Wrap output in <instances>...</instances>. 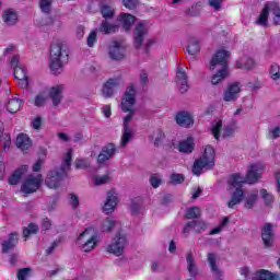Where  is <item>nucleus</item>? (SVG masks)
<instances>
[{
    "label": "nucleus",
    "instance_id": "nucleus-14",
    "mask_svg": "<svg viewBox=\"0 0 280 280\" xmlns=\"http://www.w3.org/2000/svg\"><path fill=\"white\" fill-rule=\"evenodd\" d=\"M62 91H65V85H54L46 89V93L55 106L62 102Z\"/></svg>",
    "mask_w": 280,
    "mask_h": 280
},
{
    "label": "nucleus",
    "instance_id": "nucleus-54",
    "mask_svg": "<svg viewBox=\"0 0 280 280\" xmlns=\"http://www.w3.org/2000/svg\"><path fill=\"white\" fill-rule=\"evenodd\" d=\"M97 43V30H93L88 36V46L93 47Z\"/></svg>",
    "mask_w": 280,
    "mask_h": 280
},
{
    "label": "nucleus",
    "instance_id": "nucleus-5",
    "mask_svg": "<svg viewBox=\"0 0 280 280\" xmlns=\"http://www.w3.org/2000/svg\"><path fill=\"white\" fill-rule=\"evenodd\" d=\"M215 165V149L212 145L203 147V151L198 160L195 161L192 166V174L200 176L205 170H213Z\"/></svg>",
    "mask_w": 280,
    "mask_h": 280
},
{
    "label": "nucleus",
    "instance_id": "nucleus-42",
    "mask_svg": "<svg viewBox=\"0 0 280 280\" xmlns=\"http://www.w3.org/2000/svg\"><path fill=\"white\" fill-rule=\"evenodd\" d=\"M47 100H49V96L45 90L35 96V106H45L47 104Z\"/></svg>",
    "mask_w": 280,
    "mask_h": 280
},
{
    "label": "nucleus",
    "instance_id": "nucleus-44",
    "mask_svg": "<svg viewBox=\"0 0 280 280\" xmlns=\"http://www.w3.org/2000/svg\"><path fill=\"white\" fill-rule=\"evenodd\" d=\"M35 25L37 27H49V25H54V19L49 16L37 19Z\"/></svg>",
    "mask_w": 280,
    "mask_h": 280
},
{
    "label": "nucleus",
    "instance_id": "nucleus-20",
    "mask_svg": "<svg viewBox=\"0 0 280 280\" xmlns=\"http://www.w3.org/2000/svg\"><path fill=\"white\" fill-rule=\"evenodd\" d=\"M113 156H115V144L109 143L102 149V152L98 154L97 162L100 165H103L106 161H110Z\"/></svg>",
    "mask_w": 280,
    "mask_h": 280
},
{
    "label": "nucleus",
    "instance_id": "nucleus-38",
    "mask_svg": "<svg viewBox=\"0 0 280 280\" xmlns=\"http://www.w3.org/2000/svg\"><path fill=\"white\" fill-rule=\"evenodd\" d=\"M110 182V173L105 174H96L92 177L93 185L100 186V185H106V183Z\"/></svg>",
    "mask_w": 280,
    "mask_h": 280
},
{
    "label": "nucleus",
    "instance_id": "nucleus-27",
    "mask_svg": "<svg viewBox=\"0 0 280 280\" xmlns=\"http://www.w3.org/2000/svg\"><path fill=\"white\" fill-rule=\"evenodd\" d=\"M16 147L19 150H22V152L27 151L32 148V140L30 139V136L25 133H20L16 138Z\"/></svg>",
    "mask_w": 280,
    "mask_h": 280
},
{
    "label": "nucleus",
    "instance_id": "nucleus-12",
    "mask_svg": "<svg viewBox=\"0 0 280 280\" xmlns=\"http://www.w3.org/2000/svg\"><path fill=\"white\" fill-rule=\"evenodd\" d=\"M117 205H119V194H117V190L112 189L107 192V199L103 206V212L106 213V215H110V213L117 209Z\"/></svg>",
    "mask_w": 280,
    "mask_h": 280
},
{
    "label": "nucleus",
    "instance_id": "nucleus-3",
    "mask_svg": "<svg viewBox=\"0 0 280 280\" xmlns=\"http://www.w3.org/2000/svg\"><path fill=\"white\" fill-rule=\"evenodd\" d=\"M231 54L229 50L219 49L212 56L209 65L210 71H215V73L211 77L212 84H220V82H224L226 78H229V58Z\"/></svg>",
    "mask_w": 280,
    "mask_h": 280
},
{
    "label": "nucleus",
    "instance_id": "nucleus-7",
    "mask_svg": "<svg viewBox=\"0 0 280 280\" xmlns=\"http://www.w3.org/2000/svg\"><path fill=\"white\" fill-rule=\"evenodd\" d=\"M63 60H67L62 56V40L55 39L50 46V57H49V67L52 73H60L62 67H65Z\"/></svg>",
    "mask_w": 280,
    "mask_h": 280
},
{
    "label": "nucleus",
    "instance_id": "nucleus-1",
    "mask_svg": "<svg viewBox=\"0 0 280 280\" xmlns=\"http://www.w3.org/2000/svg\"><path fill=\"white\" fill-rule=\"evenodd\" d=\"M265 170H266V164H264L262 162H257L249 166L246 177L240 174H233L230 176L228 180V185L236 189L232 194V197L228 202V207L230 209H233L234 207H236V205H240V202L244 200L245 195H244V190L241 189L242 185H244V183H247L248 185H253L257 183V180L261 178V173Z\"/></svg>",
    "mask_w": 280,
    "mask_h": 280
},
{
    "label": "nucleus",
    "instance_id": "nucleus-29",
    "mask_svg": "<svg viewBox=\"0 0 280 280\" xmlns=\"http://www.w3.org/2000/svg\"><path fill=\"white\" fill-rule=\"evenodd\" d=\"M116 226H119L117 221H115L113 218H106L101 221L100 231L102 233H110V231H113V229Z\"/></svg>",
    "mask_w": 280,
    "mask_h": 280
},
{
    "label": "nucleus",
    "instance_id": "nucleus-47",
    "mask_svg": "<svg viewBox=\"0 0 280 280\" xmlns=\"http://www.w3.org/2000/svg\"><path fill=\"white\" fill-rule=\"evenodd\" d=\"M152 139L154 145H161L163 143V139H165V133L163 132V130L158 129L154 131Z\"/></svg>",
    "mask_w": 280,
    "mask_h": 280
},
{
    "label": "nucleus",
    "instance_id": "nucleus-2",
    "mask_svg": "<svg viewBox=\"0 0 280 280\" xmlns=\"http://www.w3.org/2000/svg\"><path fill=\"white\" fill-rule=\"evenodd\" d=\"M137 104V85L135 83H131L126 89L121 102H120V110L122 113H127L122 117V137H121V145L122 148H126L128 143L130 142V139H132V119L135 118V115L137 113V107H135Z\"/></svg>",
    "mask_w": 280,
    "mask_h": 280
},
{
    "label": "nucleus",
    "instance_id": "nucleus-41",
    "mask_svg": "<svg viewBox=\"0 0 280 280\" xmlns=\"http://www.w3.org/2000/svg\"><path fill=\"white\" fill-rule=\"evenodd\" d=\"M268 14H270V11H268V7H264L258 20L256 21L257 25H261V27H266L268 25Z\"/></svg>",
    "mask_w": 280,
    "mask_h": 280
},
{
    "label": "nucleus",
    "instance_id": "nucleus-39",
    "mask_svg": "<svg viewBox=\"0 0 280 280\" xmlns=\"http://www.w3.org/2000/svg\"><path fill=\"white\" fill-rule=\"evenodd\" d=\"M119 30V26L116 24H110L108 21H103L100 27V32L103 34H115Z\"/></svg>",
    "mask_w": 280,
    "mask_h": 280
},
{
    "label": "nucleus",
    "instance_id": "nucleus-34",
    "mask_svg": "<svg viewBox=\"0 0 280 280\" xmlns=\"http://www.w3.org/2000/svg\"><path fill=\"white\" fill-rule=\"evenodd\" d=\"M18 242H19V234L18 233L10 234L8 241H4L2 243L3 253H8V250H12V248L16 246Z\"/></svg>",
    "mask_w": 280,
    "mask_h": 280
},
{
    "label": "nucleus",
    "instance_id": "nucleus-40",
    "mask_svg": "<svg viewBox=\"0 0 280 280\" xmlns=\"http://www.w3.org/2000/svg\"><path fill=\"white\" fill-rule=\"evenodd\" d=\"M101 14L104 19H113L115 15V9L106 2L101 3Z\"/></svg>",
    "mask_w": 280,
    "mask_h": 280
},
{
    "label": "nucleus",
    "instance_id": "nucleus-37",
    "mask_svg": "<svg viewBox=\"0 0 280 280\" xmlns=\"http://www.w3.org/2000/svg\"><path fill=\"white\" fill-rule=\"evenodd\" d=\"M195 143L194 138L189 137L186 140L179 142L178 150L179 152H184L188 154L189 152H194Z\"/></svg>",
    "mask_w": 280,
    "mask_h": 280
},
{
    "label": "nucleus",
    "instance_id": "nucleus-6",
    "mask_svg": "<svg viewBox=\"0 0 280 280\" xmlns=\"http://www.w3.org/2000/svg\"><path fill=\"white\" fill-rule=\"evenodd\" d=\"M75 244L83 253L95 250L100 244V234H97V230H95V228L85 229L79 234Z\"/></svg>",
    "mask_w": 280,
    "mask_h": 280
},
{
    "label": "nucleus",
    "instance_id": "nucleus-52",
    "mask_svg": "<svg viewBox=\"0 0 280 280\" xmlns=\"http://www.w3.org/2000/svg\"><path fill=\"white\" fill-rule=\"evenodd\" d=\"M186 218L194 220V218H200V208L192 207L186 211Z\"/></svg>",
    "mask_w": 280,
    "mask_h": 280
},
{
    "label": "nucleus",
    "instance_id": "nucleus-63",
    "mask_svg": "<svg viewBox=\"0 0 280 280\" xmlns=\"http://www.w3.org/2000/svg\"><path fill=\"white\" fill-rule=\"evenodd\" d=\"M150 183H151L152 187H154V188L160 187L161 177L159 175H152L151 179H150Z\"/></svg>",
    "mask_w": 280,
    "mask_h": 280
},
{
    "label": "nucleus",
    "instance_id": "nucleus-17",
    "mask_svg": "<svg viewBox=\"0 0 280 280\" xmlns=\"http://www.w3.org/2000/svg\"><path fill=\"white\" fill-rule=\"evenodd\" d=\"M218 261H220V257H218V255L215 254L208 255V262L210 265L212 275L217 279H222V277H224V271L220 269V267H218Z\"/></svg>",
    "mask_w": 280,
    "mask_h": 280
},
{
    "label": "nucleus",
    "instance_id": "nucleus-35",
    "mask_svg": "<svg viewBox=\"0 0 280 280\" xmlns=\"http://www.w3.org/2000/svg\"><path fill=\"white\" fill-rule=\"evenodd\" d=\"M131 212L133 215H143L145 213V206H143V201L141 199L137 198L132 200Z\"/></svg>",
    "mask_w": 280,
    "mask_h": 280
},
{
    "label": "nucleus",
    "instance_id": "nucleus-13",
    "mask_svg": "<svg viewBox=\"0 0 280 280\" xmlns=\"http://www.w3.org/2000/svg\"><path fill=\"white\" fill-rule=\"evenodd\" d=\"M109 58L121 60L126 56V47L121 42L113 40L108 48Z\"/></svg>",
    "mask_w": 280,
    "mask_h": 280
},
{
    "label": "nucleus",
    "instance_id": "nucleus-48",
    "mask_svg": "<svg viewBox=\"0 0 280 280\" xmlns=\"http://www.w3.org/2000/svg\"><path fill=\"white\" fill-rule=\"evenodd\" d=\"M260 197L262 198L265 205H272V202H275V197L272 196V194L268 192V190L266 189H260L259 191Z\"/></svg>",
    "mask_w": 280,
    "mask_h": 280
},
{
    "label": "nucleus",
    "instance_id": "nucleus-28",
    "mask_svg": "<svg viewBox=\"0 0 280 280\" xmlns=\"http://www.w3.org/2000/svg\"><path fill=\"white\" fill-rule=\"evenodd\" d=\"M27 170H30V166L22 165L20 168H18L9 178L10 185H16L25 174H27Z\"/></svg>",
    "mask_w": 280,
    "mask_h": 280
},
{
    "label": "nucleus",
    "instance_id": "nucleus-36",
    "mask_svg": "<svg viewBox=\"0 0 280 280\" xmlns=\"http://www.w3.org/2000/svg\"><path fill=\"white\" fill-rule=\"evenodd\" d=\"M187 51L190 56H196V54H200V40L196 37H191L188 40Z\"/></svg>",
    "mask_w": 280,
    "mask_h": 280
},
{
    "label": "nucleus",
    "instance_id": "nucleus-31",
    "mask_svg": "<svg viewBox=\"0 0 280 280\" xmlns=\"http://www.w3.org/2000/svg\"><path fill=\"white\" fill-rule=\"evenodd\" d=\"M257 198H259L258 190L247 191L245 194V208L253 209L255 207V203L257 202Z\"/></svg>",
    "mask_w": 280,
    "mask_h": 280
},
{
    "label": "nucleus",
    "instance_id": "nucleus-49",
    "mask_svg": "<svg viewBox=\"0 0 280 280\" xmlns=\"http://www.w3.org/2000/svg\"><path fill=\"white\" fill-rule=\"evenodd\" d=\"M32 279V269L23 268L18 271V280H30Z\"/></svg>",
    "mask_w": 280,
    "mask_h": 280
},
{
    "label": "nucleus",
    "instance_id": "nucleus-51",
    "mask_svg": "<svg viewBox=\"0 0 280 280\" xmlns=\"http://www.w3.org/2000/svg\"><path fill=\"white\" fill-rule=\"evenodd\" d=\"M229 224V217L223 218L222 222L210 231L211 235H219L222 233V229Z\"/></svg>",
    "mask_w": 280,
    "mask_h": 280
},
{
    "label": "nucleus",
    "instance_id": "nucleus-32",
    "mask_svg": "<svg viewBox=\"0 0 280 280\" xmlns=\"http://www.w3.org/2000/svg\"><path fill=\"white\" fill-rule=\"evenodd\" d=\"M2 19L7 25H16V21H19V15L16 14V11L9 9L3 12Z\"/></svg>",
    "mask_w": 280,
    "mask_h": 280
},
{
    "label": "nucleus",
    "instance_id": "nucleus-23",
    "mask_svg": "<svg viewBox=\"0 0 280 280\" xmlns=\"http://www.w3.org/2000/svg\"><path fill=\"white\" fill-rule=\"evenodd\" d=\"M261 237L265 246H272V243L275 242V232L272 231V224H265L261 230Z\"/></svg>",
    "mask_w": 280,
    "mask_h": 280
},
{
    "label": "nucleus",
    "instance_id": "nucleus-53",
    "mask_svg": "<svg viewBox=\"0 0 280 280\" xmlns=\"http://www.w3.org/2000/svg\"><path fill=\"white\" fill-rule=\"evenodd\" d=\"M39 8L42 12H45L46 14L49 13L51 10V0H40Z\"/></svg>",
    "mask_w": 280,
    "mask_h": 280
},
{
    "label": "nucleus",
    "instance_id": "nucleus-45",
    "mask_svg": "<svg viewBox=\"0 0 280 280\" xmlns=\"http://www.w3.org/2000/svg\"><path fill=\"white\" fill-rule=\"evenodd\" d=\"M0 141L3 142L4 148H10V143L12 141V138H10V135L3 133V122L0 121Z\"/></svg>",
    "mask_w": 280,
    "mask_h": 280
},
{
    "label": "nucleus",
    "instance_id": "nucleus-19",
    "mask_svg": "<svg viewBox=\"0 0 280 280\" xmlns=\"http://www.w3.org/2000/svg\"><path fill=\"white\" fill-rule=\"evenodd\" d=\"M176 84L180 91V93H187L189 89V84L187 83V72L185 69L178 68L176 73Z\"/></svg>",
    "mask_w": 280,
    "mask_h": 280
},
{
    "label": "nucleus",
    "instance_id": "nucleus-60",
    "mask_svg": "<svg viewBox=\"0 0 280 280\" xmlns=\"http://www.w3.org/2000/svg\"><path fill=\"white\" fill-rule=\"evenodd\" d=\"M139 82L142 86H145V84H148L149 79H148V72L145 70H142L140 72Z\"/></svg>",
    "mask_w": 280,
    "mask_h": 280
},
{
    "label": "nucleus",
    "instance_id": "nucleus-64",
    "mask_svg": "<svg viewBox=\"0 0 280 280\" xmlns=\"http://www.w3.org/2000/svg\"><path fill=\"white\" fill-rule=\"evenodd\" d=\"M200 194H202V188H200V187L192 188V190H191L192 200H196V198H200Z\"/></svg>",
    "mask_w": 280,
    "mask_h": 280
},
{
    "label": "nucleus",
    "instance_id": "nucleus-24",
    "mask_svg": "<svg viewBox=\"0 0 280 280\" xmlns=\"http://www.w3.org/2000/svg\"><path fill=\"white\" fill-rule=\"evenodd\" d=\"M116 86H119V79L107 80L102 88L103 97H113Z\"/></svg>",
    "mask_w": 280,
    "mask_h": 280
},
{
    "label": "nucleus",
    "instance_id": "nucleus-10",
    "mask_svg": "<svg viewBox=\"0 0 280 280\" xmlns=\"http://www.w3.org/2000/svg\"><path fill=\"white\" fill-rule=\"evenodd\" d=\"M43 183V175L37 174H31L26 178H24V182L21 186L22 194H34L35 191H38L40 189V184Z\"/></svg>",
    "mask_w": 280,
    "mask_h": 280
},
{
    "label": "nucleus",
    "instance_id": "nucleus-62",
    "mask_svg": "<svg viewBox=\"0 0 280 280\" xmlns=\"http://www.w3.org/2000/svg\"><path fill=\"white\" fill-rule=\"evenodd\" d=\"M122 3L125 5V8H127L128 10H132V9L137 8L138 1L137 0H124Z\"/></svg>",
    "mask_w": 280,
    "mask_h": 280
},
{
    "label": "nucleus",
    "instance_id": "nucleus-58",
    "mask_svg": "<svg viewBox=\"0 0 280 280\" xmlns=\"http://www.w3.org/2000/svg\"><path fill=\"white\" fill-rule=\"evenodd\" d=\"M69 202L73 209H78V206L80 205V199L78 198V195L70 194L69 195Z\"/></svg>",
    "mask_w": 280,
    "mask_h": 280
},
{
    "label": "nucleus",
    "instance_id": "nucleus-11",
    "mask_svg": "<svg viewBox=\"0 0 280 280\" xmlns=\"http://www.w3.org/2000/svg\"><path fill=\"white\" fill-rule=\"evenodd\" d=\"M242 93V84L240 82H233L228 85L223 92L224 102H237L240 94Z\"/></svg>",
    "mask_w": 280,
    "mask_h": 280
},
{
    "label": "nucleus",
    "instance_id": "nucleus-55",
    "mask_svg": "<svg viewBox=\"0 0 280 280\" xmlns=\"http://www.w3.org/2000/svg\"><path fill=\"white\" fill-rule=\"evenodd\" d=\"M185 180V176L183 174H172L171 175V184L172 185H180Z\"/></svg>",
    "mask_w": 280,
    "mask_h": 280
},
{
    "label": "nucleus",
    "instance_id": "nucleus-21",
    "mask_svg": "<svg viewBox=\"0 0 280 280\" xmlns=\"http://www.w3.org/2000/svg\"><path fill=\"white\" fill-rule=\"evenodd\" d=\"M117 21L125 32H130V28L135 25V21H137V19L130 13H121L117 18Z\"/></svg>",
    "mask_w": 280,
    "mask_h": 280
},
{
    "label": "nucleus",
    "instance_id": "nucleus-22",
    "mask_svg": "<svg viewBox=\"0 0 280 280\" xmlns=\"http://www.w3.org/2000/svg\"><path fill=\"white\" fill-rule=\"evenodd\" d=\"M209 229V224L205 221H192L187 223V225L184 228V233L187 234L190 231H194L195 233H202V231H207Z\"/></svg>",
    "mask_w": 280,
    "mask_h": 280
},
{
    "label": "nucleus",
    "instance_id": "nucleus-16",
    "mask_svg": "<svg viewBox=\"0 0 280 280\" xmlns=\"http://www.w3.org/2000/svg\"><path fill=\"white\" fill-rule=\"evenodd\" d=\"M257 67V61L250 56H243L236 60V68L243 71H253Z\"/></svg>",
    "mask_w": 280,
    "mask_h": 280
},
{
    "label": "nucleus",
    "instance_id": "nucleus-4",
    "mask_svg": "<svg viewBox=\"0 0 280 280\" xmlns=\"http://www.w3.org/2000/svg\"><path fill=\"white\" fill-rule=\"evenodd\" d=\"M73 158V149H68L63 154V161L61 164V168L51 170L47 173L45 178V185L48 186L49 189H58L62 183V178L67 175V172L71 170V159Z\"/></svg>",
    "mask_w": 280,
    "mask_h": 280
},
{
    "label": "nucleus",
    "instance_id": "nucleus-56",
    "mask_svg": "<svg viewBox=\"0 0 280 280\" xmlns=\"http://www.w3.org/2000/svg\"><path fill=\"white\" fill-rule=\"evenodd\" d=\"M77 170H84L88 165H90L89 160L77 159L74 163Z\"/></svg>",
    "mask_w": 280,
    "mask_h": 280
},
{
    "label": "nucleus",
    "instance_id": "nucleus-59",
    "mask_svg": "<svg viewBox=\"0 0 280 280\" xmlns=\"http://www.w3.org/2000/svg\"><path fill=\"white\" fill-rule=\"evenodd\" d=\"M222 1L223 0H208L209 5L213 8V10H221L222 9Z\"/></svg>",
    "mask_w": 280,
    "mask_h": 280
},
{
    "label": "nucleus",
    "instance_id": "nucleus-43",
    "mask_svg": "<svg viewBox=\"0 0 280 280\" xmlns=\"http://www.w3.org/2000/svg\"><path fill=\"white\" fill-rule=\"evenodd\" d=\"M187 264L190 277H196V275H198V268L196 267V262H194V257L191 254L187 255Z\"/></svg>",
    "mask_w": 280,
    "mask_h": 280
},
{
    "label": "nucleus",
    "instance_id": "nucleus-46",
    "mask_svg": "<svg viewBox=\"0 0 280 280\" xmlns=\"http://www.w3.org/2000/svg\"><path fill=\"white\" fill-rule=\"evenodd\" d=\"M35 233H38V225L31 223L27 228H24L23 230V236L27 240L30 235H35Z\"/></svg>",
    "mask_w": 280,
    "mask_h": 280
},
{
    "label": "nucleus",
    "instance_id": "nucleus-57",
    "mask_svg": "<svg viewBox=\"0 0 280 280\" xmlns=\"http://www.w3.org/2000/svg\"><path fill=\"white\" fill-rule=\"evenodd\" d=\"M270 139H279L280 137V126L271 127L269 129Z\"/></svg>",
    "mask_w": 280,
    "mask_h": 280
},
{
    "label": "nucleus",
    "instance_id": "nucleus-9",
    "mask_svg": "<svg viewBox=\"0 0 280 280\" xmlns=\"http://www.w3.org/2000/svg\"><path fill=\"white\" fill-rule=\"evenodd\" d=\"M128 244V238L122 231H119L113 238L110 244L106 246V252L110 255H115L116 257H121L124 255V250H126V246Z\"/></svg>",
    "mask_w": 280,
    "mask_h": 280
},
{
    "label": "nucleus",
    "instance_id": "nucleus-50",
    "mask_svg": "<svg viewBox=\"0 0 280 280\" xmlns=\"http://www.w3.org/2000/svg\"><path fill=\"white\" fill-rule=\"evenodd\" d=\"M269 75L271 80H279L280 78V67L278 63H272L269 69Z\"/></svg>",
    "mask_w": 280,
    "mask_h": 280
},
{
    "label": "nucleus",
    "instance_id": "nucleus-15",
    "mask_svg": "<svg viewBox=\"0 0 280 280\" xmlns=\"http://www.w3.org/2000/svg\"><path fill=\"white\" fill-rule=\"evenodd\" d=\"M14 78L19 81L21 89H27V86H30L27 70L25 69V66H18L14 68Z\"/></svg>",
    "mask_w": 280,
    "mask_h": 280
},
{
    "label": "nucleus",
    "instance_id": "nucleus-18",
    "mask_svg": "<svg viewBox=\"0 0 280 280\" xmlns=\"http://www.w3.org/2000/svg\"><path fill=\"white\" fill-rule=\"evenodd\" d=\"M145 34H148V24L145 22H139L133 33L137 47H141V43H143V36H145Z\"/></svg>",
    "mask_w": 280,
    "mask_h": 280
},
{
    "label": "nucleus",
    "instance_id": "nucleus-25",
    "mask_svg": "<svg viewBox=\"0 0 280 280\" xmlns=\"http://www.w3.org/2000/svg\"><path fill=\"white\" fill-rule=\"evenodd\" d=\"M176 122L183 128H189V126H194V116L189 112H179L176 115Z\"/></svg>",
    "mask_w": 280,
    "mask_h": 280
},
{
    "label": "nucleus",
    "instance_id": "nucleus-61",
    "mask_svg": "<svg viewBox=\"0 0 280 280\" xmlns=\"http://www.w3.org/2000/svg\"><path fill=\"white\" fill-rule=\"evenodd\" d=\"M42 124H43V120H40V117H35L32 120L31 126L32 128H34V130H40Z\"/></svg>",
    "mask_w": 280,
    "mask_h": 280
},
{
    "label": "nucleus",
    "instance_id": "nucleus-33",
    "mask_svg": "<svg viewBox=\"0 0 280 280\" xmlns=\"http://www.w3.org/2000/svg\"><path fill=\"white\" fill-rule=\"evenodd\" d=\"M21 106H23V101L14 97L9 100L7 104V110L11 115H14V113H19L21 110Z\"/></svg>",
    "mask_w": 280,
    "mask_h": 280
},
{
    "label": "nucleus",
    "instance_id": "nucleus-30",
    "mask_svg": "<svg viewBox=\"0 0 280 280\" xmlns=\"http://www.w3.org/2000/svg\"><path fill=\"white\" fill-rule=\"evenodd\" d=\"M266 8H268V11L271 12V14H273V23L276 25H279L280 23V2H269L267 4H265Z\"/></svg>",
    "mask_w": 280,
    "mask_h": 280
},
{
    "label": "nucleus",
    "instance_id": "nucleus-26",
    "mask_svg": "<svg viewBox=\"0 0 280 280\" xmlns=\"http://www.w3.org/2000/svg\"><path fill=\"white\" fill-rule=\"evenodd\" d=\"M279 273H272L266 269H260L255 272L253 280H279Z\"/></svg>",
    "mask_w": 280,
    "mask_h": 280
},
{
    "label": "nucleus",
    "instance_id": "nucleus-8",
    "mask_svg": "<svg viewBox=\"0 0 280 280\" xmlns=\"http://www.w3.org/2000/svg\"><path fill=\"white\" fill-rule=\"evenodd\" d=\"M210 130L217 141H222V139H229L235 135L237 125L232 124L224 127L222 119L217 118L211 122Z\"/></svg>",
    "mask_w": 280,
    "mask_h": 280
}]
</instances>
